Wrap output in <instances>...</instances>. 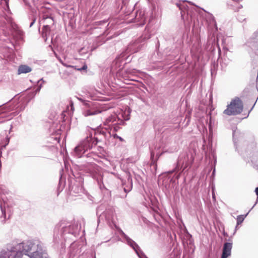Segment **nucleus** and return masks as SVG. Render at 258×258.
Segmentation results:
<instances>
[{"label":"nucleus","instance_id":"nucleus-1","mask_svg":"<svg viewBox=\"0 0 258 258\" xmlns=\"http://www.w3.org/2000/svg\"><path fill=\"white\" fill-rule=\"evenodd\" d=\"M243 110L242 101L238 98L235 97L227 105V108L223 113L227 115H235L240 114Z\"/></svg>","mask_w":258,"mask_h":258},{"label":"nucleus","instance_id":"nucleus-2","mask_svg":"<svg viewBox=\"0 0 258 258\" xmlns=\"http://www.w3.org/2000/svg\"><path fill=\"white\" fill-rule=\"evenodd\" d=\"M232 243L226 242L224 244L221 258H227L231 255Z\"/></svg>","mask_w":258,"mask_h":258},{"label":"nucleus","instance_id":"nucleus-3","mask_svg":"<svg viewBox=\"0 0 258 258\" xmlns=\"http://www.w3.org/2000/svg\"><path fill=\"white\" fill-rule=\"evenodd\" d=\"M31 68L27 65H21L18 69V74L28 73L31 71Z\"/></svg>","mask_w":258,"mask_h":258},{"label":"nucleus","instance_id":"nucleus-4","mask_svg":"<svg viewBox=\"0 0 258 258\" xmlns=\"http://www.w3.org/2000/svg\"><path fill=\"white\" fill-rule=\"evenodd\" d=\"M136 20L137 22H140L141 23L144 24L145 21L144 13L141 11H138L136 16Z\"/></svg>","mask_w":258,"mask_h":258},{"label":"nucleus","instance_id":"nucleus-5","mask_svg":"<svg viewBox=\"0 0 258 258\" xmlns=\"http://www.w3.org/2000/svg\"><path fill=\"white\" fill-rule=\"evenodd\" d=\"M60 62L61 63V64L65 66V67H70V68H75V69L78 70V71H82V70H86L87 69V66L85 64L82 68H80V69H77L76 68V67L75 66H71V65H67L66 64V63H64V62H63L61 60L60 61Z\"/></svg>","mask_w":258,"mask_h":258},{"label":"nucleus","instance_id":"nucleus-6","mask_svg":"<svg viewBox=\"0 0 258 258\" xmlns=\"http://www.w3.org/2000/svg\"><path fill=\"white\" fill-rule=\"evenodd\" d=\"M247 214L244 215H239L237 217V225H240L241 224L243 220H244L245 218L246 217Z\"/></svg>","mask_w":258,"mask_h":258},{"label":"nucleus","instance_id":"nucleus-7","mask_svg":"<svg viewBox=\"0 0 258 258\" xmlns=\"http://www.w3.org/2000/svg\"><path fill=\"white\" fill-rule=\"evenodd\" d=\"M75 151L78 154H80L82 151L84 152L85 148L82 145H79L75 148Z\"/></svg>","mask_w":258,"mask_h":258},{"label":"nucleus","instance_id":"nucleus-8","mask_svg":"<svg viewBox=\"0 0 258 258\" xmlns=\"http://www.w3.org/2000/svg\"><path fill=\"white\" fill-rule=\"evenodd\" d=\"M50 31V27L48 25H44L42 28V34L44 35L45 34V36L47 35V32Z\"/></svg>","mask_w":258,"mask_h":258},{"label":"nucleus","instance_id":"nucleus-9","mask_svg":"<svg viewBox=\"0 0 258 258\" xmlns=\"http://www.w3.org/2000/svg\"><path fill=\"white\" fill-rule=\"evenodd\" d=\"M114 117L112 116L108 117L105 120V124H107L111 122H113L114 121Z\"/></svg>","mask_w":258,"mask_h":258},{"label":"nucleus","instance_id":"nucleus-10","mask_svg":"<svg viewBox=\"0 0 258 258\" xmlns=\"http://www.w3.org/2000/svg\"><path fill=\"white\" fill-rule=\"evenodd\" d=\"M179 166H180V160L178 161V162L177 164L176 167L175 168V170L171 171L170 173H172L174 171L177 170L179 168Z\"/></svg>","mask_w":258,"mask_h":258},{"label":"nucleus","instance_id":"nucleus-11","mask_svg":"<svg viewBox=\"0 0 258 258\" xmlns=\"http://www.w3.org/2000/svg\"><path fill=\"white\" fill-rule=\"evenodd\" d=\"M255 191L256 195L258 196V187L255 188Z\"/></svg>","mask_w":258,"mask_h":258},{"label":"nucleus","instance_id":"nucleus-12","mask_svg":"<svg viewBox=\"0 0 258 258\" xmlns=\"http://www.w3.org/2000/svg\"><path fill=\"white\" fill-rule=\"evenodd\" d=\"M186 168V166H185V167L183 168L182 171H183L184 170H185V169Z\"/></svg>","mask_w":258,"mask_h":258},{"label":"nucleus","instance_id":"nucleus-13","mask_svg":"<svg viewBox=\"0 0 258 258\" xmlns=\"http://www.w3.org/2000/svg\"><path fill=\"white\" fill-rule=\"evenodd\" d=\"M256 34V36H258V32Z\"/></svg>","mask_w":258,"mask_h":258},{"label":"nucleus","instance_id":"nucleus-14","mask_svg":"<svg viewBox=\"0 0 258 258\" xmlns=\"http://www.w3.org/2000/svg\"><path fill=\"white\" fill-rule=\"evenodd\" d=\"M213 198L214 199H215V196H214V195H213Z\"/></svg>","mask_w":258,"mask_h":258}]
</instances>
